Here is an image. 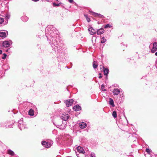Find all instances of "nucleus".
I'll return each mask as SVG.
<instances>
[{
    "instance_id": "1",
    "label": "nucleus",
    "mask_w": 157,
    "mask_h": 157,
    "mask_svg": "<svg viewBox=\"0 0 157 157\" xmlns=\"http://www.w3.org/2000/svg\"><path fill=\"white\" fill-rule=\"evenodd\" d=\"M58 32V31L51 25L47 26L45 29L46 33L50 35V36H52L53 38H54L53 34H56Z\"/></svg>"
},
{
    "instance_id": "24",
    "label": "nucleus",
    "mask_w": 157,
    "mask_h": 157,
    "mask_svg": "<svg viewBox=\"0 0 157 157\" xmlns=\"http://www.w3.org/2000/svg\"><path fill=\"white\" fill-rule=\"evenodd\" d=\"M102 40L101 41V43H104L106 40V39L104 37H102L101 38Z\"/></svg>"
},
{
    "instance_id": "34",
    "label": "nucleus",
    "mask_w": 157,
    "mask_h": 157,
    "mask_svg": "<svg viewBox=\"0 0 157 157\" xmlns=\"http://www.w3.org/2000/svg\"><path fill=\"white\" fill-rule=\"evenodd\" d=\"M117 101H118V102H119V103H121V102H122V101H120V100H118H118H117Z\"/></svg>"
},
{
    "instance_id": "5",
    "label": "nucleus",
    "mask_w": 157,
    "mask_h": 157,
    "mask_svg": "<svg viewBox=\"0 0 157 157\" xmlns=\"http://www.w3.org/2000/svg\"><path fill=\"white\" fill-rule=\"evenodd\" d=\"M73 102V99H71L68 100H66L65 101V103L67 106L69 107L72 105Z\"/></svg>"
},
{
    "instance_id": "10",
    "label": "nucleus",
    "mask_w": 157,
    "mask_h": 157,
    "mask_svg": "<svg viewBox=\"0 0 157 157\" xmlns=\"http://www.w3.org/2000/svg\"><path fill=\"white\" fill-rule=\"evenodd\" d=\"M120 92V90L118 89L115 88L113 90V93L114 95H117Z\"/></svg>"
},
{
    "instance_id": "9",
    "label": "nucleus",
    "mask_w": 157,
    "mask_h": 157,
    "mask_svg": "<svg viewBox=\"0 0 157 157\" xmlns=\"http://www.w3.org/2000/svg\"><path fill=\"white\" fill-rule=\"evenodd\" d=\"M77 151L80 153L84 154L85 153V151L83 148L80 146H78L77 147Z\"/></svg>"
},
{
    "instance_id": "36",
    "label": "nucleus",
    "mask_w": 157,
    "mask_h": 157,
    "mask_svg": "<svg viewBox=\"0 0 157 157\" xmlns=\"http://www.w3.org/2000/svg\"><path fill=\"white\" fill-rule=\"evenodd\" d=\"M2 53V51L1 50H0V54Z\"/></svg>"
},
{
    "instance_id": "40",
    "label": "nucleus",
    "mask_w": 157,
    "mask_h": 157,
    "mask_svg": "<svg viewBox=\"0 0 157 157\" xmlns=\"http://www.w3.org/2000/svg\"><path fill=\"white\" fill-rule=\"evenodd\" d=\"M59 121H60L61 122V121L60 120H59Z\"/></svg>"
},
{
    "instance_id": "28",
    "label": "nucleus",
    "mask_w": 157,
    "mask_h": 157,
    "mask_svg": "<svg viewBox=\"0 0 157 157\" xmlns=\"http://www.w3.org/2000/svg\"><path fill=\"white\" fill-rule=\"evenodd\" d=\"M4 21L3 18L0 17V24H2Z\"/></svg>"
},
{
    "instance_id": "18",
    "label": "nucleus",
    "mask_w": 157,
    "mask_h": 157,
    "mask_svg": "<svg viewBox=\"0 0 157 157\" xmlns=\"http://www.w3.org/2000/svg\"><path fill=\"white\" fill-rule=\"evenodd\" d=\"M29 114L31 116L34 115V111L32 109H30L29 111Z\"/></svg>"
},
{
    "instance_id": "4",
    "label": "nucleus",
    "mask_w": 157,
    "mask_h": 157,
    "mask_svg": "<svg viewBox=\"0 0 157 157\" xmlns=\"http://www.w3.org/2000/svg\"><path fill=\"white\" fill-rule=\"evenodd\" d=\"M12 42L10 40L9 41H5L3 42L2 45L3 47L7 48L10 46V44H11Z\"/></svg>"
},
{
    "instance_id": "25",
    "label": "nucleus",
    "mask_w": 157,
    "mask_h": 157,
    "mask_svg": "<svg viewBox=\"0 0 157 157\" xmlns=\"http://www.w3.org/2000/svg\"><path fill=\"white\" fill-rule=\"evenodd\" d=\"M101 89L102 91H106L105 89V86L104 85H102L101 86Z\"/></svg>"
},
{
    "instance_id": "33",
    "label": "nucleus",
    "mask_w": 157,
    "mask_h": 157,
    "mask_svg": "<svg viewBox=\"0 0 157 157\" xmlns=\"http://www.w3.org/2000/svg\"><path fill=\"white\" fill-rule=\"evenodd\" d=\"M69 2L71 3H73L74 2V1L73 0H69Z\"/></svg>"
},
{
    "instance_id": "12",
    "label": "nucleus",
    "mask_w": 157,
    "mask_h": 157,
    "mask_svg": "<svg viewBox=\"0 0 157 157\" xmlns=\"http://www.w3.org/2000/svg\"><path fill=\"white\" fill-rule=\"evenodd\" d=\"M92 14L93 15H94L95 17H99L102 18H104V16L103 15H101V14H100L98 13H95L94 12H92Z\"/></svg>"
},
{
    "instance_id": "14",
    "label": "nucleus",
    "mask_w": 157,
    "mask_h": 157,
    "mask_svg": "<svg viewBox=\"0 0 157 157\" xmlns=\"http://www.w3.org/2000/svg\"><path fill=\"white\" fill-rule=\"evenodd\" d=\"M96 32L98 35H99L103 34L104 32V30L102 28H101L98 30Z\"/></svg>"
},
{
    "instance_id": "3",
    "label": "nucleus",
    "mask_w": 157,
    "mask_h": 157,
    "mask_svg": "<svg viewBox=\"0 0 157 157\" xmlns=\"http://www.w3.org/2000/svg\"><path fill=\"white\" fill-rule=\"evenodd\" d=\"M52 142L51 141L49 142H47L46 141H43L42 143V144L44 147L46 148H49L51 147L52 144Z\"/></svg>"
},
{
    "instance_id": "30",
    "label": "nucleus",
    "mask_w": 157,
    "mask_h": 157,
    "mask_svg": "<svg viewBox=\"0 0 157 157\" xmlns=\"http://www.w3.org/2000/svg\"><path fill=\"white\" fill-rule=\"evenodd\" d=\"M3 55H4L3 56V57H2V58L3 59H5L6 58V56L7 55L5 53L3 54Z\"/></svg>"
},
{
    "instance_id": "32",
    "label": "nucleus",
    "mask_w": 157,
    "mask_h": 157,
    "mask_svg": "<svg viewBox=\"0 0 157 157\" xmlns=\"http://www.w3.org/2000/svg\"><path fill=\"white\" fill-rule=\"evenodd\" d=\"M53 5H54L55 6H59V4H56L55 3H53Z\"/></svg>"
},
{
    "instance_id": "13",
    "label": "nucleus",
    "mask_w": 157,
    "mask_h": 157,
    "mask_svg": "<svg viewBox=\"0 0 157 157\" xmlns=\"http://www.w3.org/2000/svg\"><path fill=\"white\" fill-rule=\"evenodd\" d=\"M81 106L78 105L74 106L73 107V109L75 111L80 110L81 109Z\"/></svg>"
},
{
    "instance_id": "6",
    "label": "nucleus",
    "mask_w": 157,
    "mask_h": 157,
    "mask_svg": "<svg viewBox=\"0 0 157 157\" xmlns=\"http://www.w3.org/2000/svg\"><path fill=\"white\" fill-rule=\"evenodd\" d=\"M22 122V121H21V120L18 121V123L19 124L18 125V126L19 128L21 130L23 129H25L26 128V125H24V124H22L21 123Z\"/></svg>"
},
{
    "instance_id": "11",
    "label": "nucleus",
    "mask_w": 157,
    "mask_h": 157,
    "mask_svg": "<svg viewBox=\"0 0 157 157\" xmlns=\"http://www.w3.org/2000/svg\"><path fill=\"white\" fill-rule=\"evenodd\" d=\"M79 126L82 129L86 128L87 126L86 124L84 122H81L79 124Z\"/></svg>"
},
{
    "instance_id": "31",
    "label": "nucleus",
    "mask_w": 157,
    "mask_h": 157,
    "mask_svg": "<svg viewBox=\"0 0 157 157\" xmlns=\"http://www.w3.org/2000/svg\"><path fill=\"white\" fill-rule=\"evenodd\" d=\"M91 157H95L94 154V153H91Z\"/></svg>"
},
{
    "instance_id": "8",
    "label": "nucleus",
    "mask_w": 157,
    "mask_h": 157,
    "mask_svg": "<svg viewBox=\"0 0 157 157\" xmlns=\"http://www.w3.org/2000/svg\"><path fill=\"white\" fill-rule=\"evenodd\" d=\"M157 49V43L155 42L153 44V48L151 50L152 53H154Z\"/></svg>"
},
{
    "instance_id": "19",
    "label": "nucleus",
    "mask_w": 157,
    "mask_h": 157,
    "mask_svg": "<svg viewBox=\"0 0 157 157\" xmlns=\"http://www.w3.org/2000/svg\"><path fill=\"white\" fill-rule=\"evenodd\" d=\"M55 125H56V126H58L60 127L59 128L61 129H63L66 127V125L65 124L64 125V126L63 125V126L62 127L61 125H60V124H59L58 123H56V124H55Z\"/></svg>"
},
{
    "instance_id": "27",
    "label": "nucleus",
    "mask_w": 157,
    "mask_h": 157,
    "mask_svg": "<svg viewBox=\"0 0 157 157\" xmlns=\"http://www.w3.org/2000/svg\"><path fill=\"white\" fill-rule=\"evenodd\" d=\"M84 16H85V17H86L87 22H89L90 21V18L87 17V15H85Z\"/></svg>"
},
{
    "instance_id": "21",
    "label": "nucleus",
    "mask_w": 157,
    "mask_h": 157,
    "mask_svg": "<svg viewBox=\"0 0 157 157\" xmlns=\"http://www.w3.org/2000/svg\"><path fill=\"white\" fill-rule=\"evenodd\" d=\"M98 66V64L96 61H94L93 62V67L94 69L96 68Z\"/></svg>"
},
{
    "instance_id": "29",
    "label": "nucleus",
    "mask_w": 157,
    "mask_h": 157,
    "mask_svg": "<svg viewBox=\"0 0 157 157\" xmlns=\"http://www.w3.org/2000/svg\"><path fill=\"white\" fill-rule=\"evenodd\" d=\"M146 151L149 154H150V153L151 151L150 149H148V148H147L146 150Z\"/></svg>"
},
{
    "instance_id": "16",
    "label": "nucleus",
    "mask_w": 157,
    "mask_h": 157,
    "mask_svg": "<svg viewBox=\"0 0 157 157\" xmlns=\"http://www.w3.org/2000/svg\"><path fill=\"white\" fill-rule=\"evenodd\" d=\"M103 71L104 75H107L108 74L109 72V69L107 68H104Z\"/></svg>"
},
{
    "instance_id": "39",
    "label": "nucleus",
    "mask_w": 157,
    "mask_h": 157,
    "mask_svg": "<svg viewBox=\"0 0 157 157\" xmlns=\"http://www.w3.org/2000/svg\"><path fill=\"white\" fill-rule=\"evenodd\" d=\"M6 52H8V49L6 50Z\"/></svg>"
},
{
    "instance_id": "22",
    "label": "nucleus",
    "mask_w": 157,
    "mask_h": 157,
    "mask_svg": "<svg viewBox=\"0 0 157 157\" xmlns=\"http://www.w3.org/2000/svg\"><path fill=\"white\" fill-rule=\"evenodd\" d=\"M8 153L9 154L12 155H14V152L10 150H8Z\"/></svg>"
},
{
    "instance_id": "35",
    "label": "nucleus",
    "mask_w": 157,
    "mask_h": 157,
    "mask_svg": "<svg viewBox=\"0 0 157 157\" xmlns=\"http://www.w3.org/2000/svg\"><path fill=\"white\" fill-rule=\"evenodd\" d=\"M99 78H102V76H101V73H99Z\"/></svg>"
},
{
    "instance_id": "37",
    "label": "nucleus",
    "mask_w": 157,
    "mask_h": 157,
    "mask_svg": "<svg viewBox=\"0 0 157 157\" xmlns=\"http://www.w3.org/2000/svg\"><path fill=\"white\" fill-rule=\"evenodd\" d=\"M33 1L36 2L38 1L39 0H32Z\"/></svg>"
},
{
    "instance_id": "17",
    "label": "nucleus",
    "mask_w": 157,
    "mask_h": 157,
    "mask_svg": "<svg viewBox=\"0 0 157 157\" xmlns=\"http://www.w3.org/2000/svg\"><path fill=\"white\" fill-rule=\"evenodd\" d=\"M6 33L5 32H0V37H5L6 36Z\"/></svg>"
},
{
    "instance_id": "26",
    "label": "nucleus",
    "mask_w": 157,
    "mask_h": 157,
    "mask_svg": "<svg viewBox=\"0 0 157 157\" xmlns=\"http://www.w3.org/2000/svg\"><path fill=\"white\" fill-rule=\"evenodd\" d=\"M111 27L112 26L110 25L109 24H107L105 26L104 28L105 29H107L108 28H111Z\"/></svg>"
},
{
    "instance_id": "20",
    "label": "nucleus",
    "mask_w": 157,
    "mask_h": 157,
    "mask_svg": "<svg viewBox=\"0 0 157 157\" xmlns=\"http://www.w3.org/2000/svg\"><path fill=\"white\" fill-rule=\"evenodd\" d=\"M21 19L24 21H26L28 20V18L26 16H23L21 17Z\"/></svg>"
},
{
    "instance_id": "2",
    "label": "nucleus",
    "mask_w": 157,
    "mask_h": 157,
    "mask_svg": "<svg viewBox=\"0 0 157 157\" xmlns=\"http://www.w3.org/2000/svg\"><path fill=\"white\" fill-rule=\"evenodd\" d=\"M60 117L62 120L66 121L68 119L69 116L68 114H67L66 113H63L60 115Z\"/></svg>"
},
{
    "instance_id": "15",
    "label": "nucleus",
    "mask_w": 157,
    "mask_h": 157,
    "mask_svg": "<svg viewBox=\"0 0 157 157\" xmlns=\"http://www.w3.org/2000/svg\"><path fill=\"white\" fill-rule=\"evenodd\" d=\"M109 103L112 107H114L115 106V105L114 104L113 100L111 98H109Z\"/></svg>"
},
{
    "instance_id": "38",
    "label": "nucleus",
    "mask_w": 157,
    "mask_h": 157,
    "mask_svg": "<svg viewBox=\"0 0 157 157\" xmlns=\"http://www.w3.org/2000/svg\"><path fill=\"white\" fill-rule=\"evenodd\" d=\"M155 55L156 56H157V52H156L155 53Z\"/></svg>"
},
{
    "instance_id": "23",
    "label": "nucleus",
    "mask_w": 157,
    "mask_h": 157,
    "mask_svg": "<svg viewBox=\"0 0 157 157\" xmlns=\"http://www.w3.org/2000/svg\"><path fill=\"white\" fill-rule=\"evenodd\" d=\"M112 115L114 118H116L117 117V114L116 112V111H114L112 113Z\"/></svg>"
},
{
    "instance_id": "7",
    "label": "nucleus",
    "mask_w": 157,
    "mask_h": 157,
    "mask_svg": "<svg viewBox=\"0 0 157 157\" xmlns=\"http://www.w3.org/2000/svg\"><path fill=\"white\" fill-rule=\"evenodd\" d=\"M88 30L89 31V33L92 35H94L97 32V31L92 27H90L88 29Z\"/></svg>"
}]
</instances>
